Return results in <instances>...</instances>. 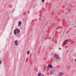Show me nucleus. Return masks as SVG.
I'll return each mask as SVG.
<instances>
[{
  "label": "nucleus",
  "mask_w": 76,
  "mask_h": 76,
  "mask_svg": "<svg viewBox=\"0 0 76 76\" xmlns=\"http://www.w3.org/2000/svg\"><path fill=\"white\" fill-rule=\"evenodd\" d=\"M17 32L18 34H19V33H20V30H19V29L17 28L15 29L14 31V34L16 35V34H17Z\"/></svg>",
  "instance_id": "nucleus-1"
},
{
  "label": "nucleus",
  "mask_w": 76,
  "mask_h": 76,
  "mask_svg": "<svg viewBox=\"0 0 76 76\" xmlns=\"http://www.w3.org/2000/svg\"><path fill=\"white\" fill-rule=\"evenodd\" d=\"M54 57L55 58H56V59H59V56H58V55L57 54H55L54 55Z\"/></svg>",
  "instance_id": "nucleus-2"
},
{
  "label": "nucleus",
  "mask_w": 76,
  "mask_h": 76,
  "mask_svg": "<svg viewBox=\"0 0 76 76\" xmlns=\"http://www.w3.org/2000/svg\"><path fill=\"white\" fill-rule=\"evenodd\" d=\"M68 43V40L67 39L64 42L63 44L64 45H67V44Z\"/></svg>",
  "instance_id": "nucleus-3"
},
{
  "label": "nucleus",
  "mask_w": 76,
  "mask_h": 76,
  "mask_svg": "<svg viewBox=\"0 0 76 76\" xmlns=\"http://www.w3.org/2000/svg\"><path fill=\"white\" fill-rule=\"evenodd\" d=\"M15 44L16 46H18V41L16 40L15 41Z\"/></svg>",
  "instance_id": "nucleus-4"
},
{
  "label": "nucleus",
  "mask_w": 76,
  "mask_h": 76,
  "mask_svg": "<svg viewBox=\"0 0 76 76\" xmlns=\"http://www.w3.org/2000/svg\"><path fill=\"white\" fill-rule=\"evenodd\" d=\"M38 76H44V75H42L41 73L39 72L38 74Z\"/></svg>",
  "instance_id": "nucleus-5"
},
{
  "label": "nucleus",
  "mask_w": 76,
  "mask_h": 76,
  "mask_svg": "<svg viewBox=\"0 0 76 76\" xmlns=\"http://www.w3.org/2000/svg\"><path fill=\"white\" fill-rule=\"evenodd\" d=\"M48 67L50 69H51V68H53V66L51 65H48Z\"/></svg>",
  "instance_id": "nucleus-6"
},
{
  "label": "nucleus",
  "mask_w": 76,
  "mask_h": 76,
  "mask_svg": "<svg viewBox=\"0 0 76 76\" xmlns=\"http://www.w3.org/2000/svg\"><path fill=\"white\" fill-rule=\"evenodd\" d=\"M46 69H47V68L46 67V66H45L43 68V70H45Z\"/></svg>",
  "instance_id": "nucleus-7"
},
{
  "label": "nucleus",
  "mask_w": 76,
  "mask_h": 76,
  "mask_svg": "<svg viewBox=\"0 0 76 76\" xmlns=\"http://www.w3.org/2000/svg\"><path fill=\"white\" fill-rule=\"evenodd\" d=\"M59 75L60 76H62V75H63V74L62 73L60 72L59 73Z\"/></svg>",
  "instance_id": "nucleus-8"
},
{
  "label": "nucleus",
  "mask_w": 76,
  "mask_h": 76,
  "mask_svg": "<svg viewBox=\"0 0 76 76\" xmlns=\"http://www.w3.org/2000/svg\"><path fill=\"white\" fill-rule=\"evenodd\" d=\"M22 22L21 21H20L18 22V25H21Z\"/></svg>",
  "instance_id": "nucleus-9"
},
{
  "label": "nucleus",
  "mask_w": 76,
  "mask_h": 76,
  "mask_svg": "<svg viewBox=\"0 0 76 76\" xmlns=\"http://www.w3.org/2000/svg\"><path fill=\"white\" fill-rule=\"evenodd\" d=\"M28 58L27 57V58H26V62H28Z\"/></svg>",
  "instance_id": "nucleus-10"
},
{
  "label": "nucleus",
  "mask_w": 76,
  "mask_h": 76,
  "mask_svg": "<svg viewBox=\"0 0 76 76\" xmlns=\"http://www.w3.org/2000/svg\"><path fill=\"white\" fill-rule=\"evenodd\" d=\"M27 54L28 55L29 54V51H28L27 52Z\"/></svg>",
  "instance_id": "nucleus-11"
},
{
  "label": "nucleus",
  "mask_w": 76,
  "mask_h": 76,
  "mask_svg": "<svg viewBox=\"0 0 76 76\" xmlns=\"http://www.w3.org/2000/svg\"><path fill=\"white\" fill-rule=\"evenodd\" d=\"M68 11L69 12H70V9H68Z\"/></svg>",
  "instance_id": "nucleus-12"
},
{
  "label": "nucleus",
  "mask_w": 76,
  "mask_h": 76,
  "mask_svg": "<svg viewBox=\"0 0 76 76\" xmlns=\"http://www.w3.org/2000/svg\"><path fill=\"white\" fill-rule=\"evenodd\" d=\"M23 15H25V12H24L23 13Z\"/></svg>",
  "instance_id": "nucleus-13"
},
{
  "label": "nucleus",
  "mask_w": 76,
  "mask_h": 76,
  "mask_svg": "<svg viewBox=\"0 0 76 76\" xmlns=\"http://www.w3.org/2000/svg\"><path fill=\"white\" fill-rule=\"evenodd\" d=\"M42 2H44V0H42Z\"/></svg>",
  "instance_id": "nucleus-14"
},
{
  "label": "nucleus",
  "mask_w": 76,
  "mask_h": 76,
  "mask_svg": "<svg viewBox=\"0 0 76 76\" xmlns=\"http://www.w3.org/2000/svg\"><path fill=\"white\" fill-rule=\"evenodd\" d=\"M1 63V61H0V64Z\"/></svg>",
  "instance_id": "nucleus-15"
},
{
  "label": "nucleus",
  "mask_w": 76,
  "mask_h": 76,
  "mask_svg": "<svg viewBox=\"0 0 76 76\" xmlns=\"http://www.w3.org/2000/svg\"><path fill=\"white\" fill-rule=\"evenodd\" d=\"M75 62H76V59H75Z\"/></svg>",
  "instance_id": "nucleus-16"
},
{
  "label": "nucleus",
  "mask_w": 76,
  "mask_h": 76,
  "mask_svg": "<svg viewBox=\"0 0 76 76\" xmlns=\"http://www.w3.org/2000/svg\"><path fill=\"white\" fill-rule=\"evenodd\" d=\"M50 74L51 75V74H52V73H51V72H50Z\"/></svg>",
  "instance_id": "nucleus-17"
}]
</instances>
